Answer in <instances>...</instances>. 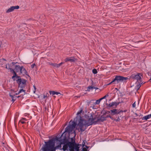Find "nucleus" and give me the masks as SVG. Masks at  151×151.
Returning <instances> with one entry per match:
<instances>
[{
	"label": "nucleus",
	"instance_id": "f257e3e1",
	"mask_svg": "<svg viewBox=\"0 0 151 151\" xmlns=\"http://www.w3.org/2000/svg\"><path fill=\"white\" fill-rule=\"evenodd\" d=\"M93 114H94L92 113H89L85 115V117L87 120V122L85 121L84 119H83L81 116H79L78 125L79 128L81 132L84 131L86 129V128H84L85 126L87 125V126H89L93 124H96L97 122L99 121L103 122L106 120L104 116V115H103L101 116L100 118H98L97 120L95 121V120L96 118V117H93Z\"/></svg>",
	"mask_w": 151,
	"mask_h": 151
},
{
	"label": "nucleus",
	"instance_id": "f03ea898",
	"mask_svg": "<svg viewBox=\"0 0 151 151\" xmlns=\"http://www.w3.org/2000/svg\"><path fill=\"white\" fill-rule=\"evenodd\" d=\"M72 120H70L69 122L68 126L65 128L64 132L62 134L60 137H56L55 139L57 141L59 142L60 144V142L62 139V138L63 137V135L65 132H68V134H71L75 131H74V129L77 125L76 123L74 121L71 122Z\"/></svg>",
	"mask_w": 151,
	"mask_h": 151
},
{
	"label": "nucleus",
	"instance_id": "7ed1b4c3",
	"mask_svg": "<svg viewBox=\"0 0 151 151\" xmlns=\"http://www.w3.org/2000/svg\"><path fill=\"white\" fill-rule=\"evenodd\" d=\"M55 140L54 139H50L47 142H45L42 149V151H55L56 148L55 147Z\"/></svg>",
	"mask_w": 151,
	"mask_h": 151
},
{
	"label": "nucleus",
	"instance_id": "20e7f679",
	"mask_svg": "<svg viewBox=\"0 0 151 151\" xmlns=\"http://www.w3.org/2000/svg\"><path fill=\"white\" fill-rule=\"evenodd\" d=\"M18 62H12V63L9 64V66L12 68H14V70L16 72H19L20 74H22L23 75H26L29 76V75L27 74V72L23 66H20L19 65H17Z\"/></svg>",
	"mask_w": 151,
	"mask_h": 151
},
{
	"label": "nucleus",
	"instance_id": "39448f33",
	"mask_svg": "<svg viewBox=\"0 0 151 151\" xmlns=\"http://www.w3.org/2000/svg\"><path fill=\"white\" fill-rule=\"evenodd\" d=\"M115 76V78L113 79L108 85H110L113 83L114 84H116L120 82H125L128 79L127 77H124L116 75Z\"/></svg>",
	"mask_w": 151,
	"mask_h": 151
},
{
	"label": "nucleus",
	"instance_id": "423d86ee",
	"mask_svg": "<svg viewBox=\"0 0 151 151\" xmlns=\"http://www.w3.org/2000/svg\"><path fill=\"white\" fill-rule=\"evenodd\" d=\"M63 144H67L70 148V151H73V148L72 146L73 145V142H69L65 136H64L63 138V137L62 138L60 142V145Z\"/></svg>",
	"mask_w": 151,
	"mask_h": 151
},
{
	"label": "nucleus",
	"instance_id": "0eeeda50",
	"mask_svg": "<svg viewBox=\"0 0 151 151\" xmlns=\"http://www.w3.org/2000/svg\"><path fill=\"white\" fill-rule=\"evenodd\" d=\"M16 81L19 87L21 88H24L26 86L27 81L23 78L18 79Z\"/></svg>",
	"mask_w": 151,
	"mask_h": 151
},
{
	"label": "nucleus",
	"instance_id": "6e6552de",
	"mask_svg": "<svg viewBox=\"0 0 151 151\" xmlns=\"http://www.w3.org/2000/svg\"><path fill=\"white\" fill-rule=\"evenodd\" d=\"M140 74L139 73H135L132 74L130 76V78L137 81V83L139 82L140 83L142 81V79L140 76Z\"/></svg>",
	"mask_w": 151,
	"mask_h": 151
},
{
	"label": "nucleus",
	"instance_id": "1a4fd4ad",
	"mask_svg": "<svg viewBox=\"0 0 151 151\" xmlns=\"http://www.w3.org/2000/svg\"><path fill=\"white\" fill-rule=\"evenodd\" d=\"M6 68H8L10 70V71L12 72V73H13V76H12V79H13L14 81L15 80L14 78H15V77L17 75L16 73V71H15L13 68H12L10 67V66H9V63H8L7 64V65H6Z\"/></svg>",
	"mask_w": 151,
	"mask_h": 151
},
{
	"label": "nucleus",
	"instance_id": "9d476101",
	"mask_svg": "<svg viewBox=\"0 0 151 151\" xmlns=\"http://www.w3.org/2000/svg\"><path fill=\"white\" fill-rule=\"evenodd\" d=\"M111 115L112 116L116 115L119 114L120 113L123 112V111L119 109H113L110 110Z\"/></svg>",
	"mask_w": 151,
	"mask_h": 151
},
{
	"label": "nucleus",
	"instance_id": "9b49d317",
	"mask_svg": "<svg viewBox=\"0 0 151 151\" xmlns=\"http://www.w3.org/2000/svg\"><path fill=\"white\" fill-rule=\"evenodd\" d=\"M77 59L75 58L74 57H68L66 58L65 60V62H67L68 61H70V62H74Z\"/></svg>",
	"mask_w": 151,
	"mask_h": 151
},
{
	"label": "nucleus",
	"instance_id": "f8f14e48",
	"mask_svg": "<svg viewBox=\"0 0 151 151\" xmlns=\"http://www.w3.org/2000/svg\"><path fill=\"white\" fill-rule=\"evenodd\" d=\"M19 7L18 6H11L10 8L8 9L6 11V13H9L14 11L15 9H18Z\"/></svg>",
	"mask_w": 151,
	"mask_h": 151
},
{
	"label": "nucleus",
	"instance_id": "ddd939ff",
	"mask_svg": "<svg viewBox=\"0 0 151 151\" xmlns=\"http://www.w3.org/2000/svg\"><path fill=\"white\" fill-rule=\"evenodd\" d=\"M73 145H72V146L73 147V149H75L76 150V151H79V146L81 145L76 144L75 140H74L73 142Z\"/></svg>",
	"mask_w": 151,
	"mask_h": 151
},
{
	"label": "nucleus",
	"instance_id": "4468645a",
	"mask_svg": "<svg viewBox=\"0 0 151 151\" xmlns=\"http://www.w3.org/2000/svg\"><path fill=\"white\" fill-rule=\"evenodd\" d=\"M143 83V82H142V81H141V83H140L139 82H137H137L136 83V84H137V85L135 87V90H136L137 91H138L140 88L141 87V84H142Z\"/></svg>",
	"mask_w": 151,
	"mask_h": 151
},
{
	"label": "nucleus",
	"instance_id": "2eb2a0df",
	"mask_svg": "<svg viewBox=\"0 0 151 151\" xmlns=\"http://www.w3.org/2000/svg\"><path fill=\"white\" fill-rule=\"evenodd\" d=\"M109 96L108 94H107L105 96H104L103 97L100 99H99L96 100V104H99L100 102V101L102 100V99H105L107 96Z\"/></svg>",
	"mask_w": 151,
	"mask_h": 151
},
{
	"label": "nucleus",
	"instance_id": "dca6fc26",
	"mask_svg": "<svg viewBox=\"0 0 151 151\" xmlns=\"http://www.w3.org/2000/svg\"><path fill=\"white\" fill-rule=\"evenodd\" d=\"M49 93L50 95H58L59 94H60V92L54 91H49Z\"/></svg>",
	"mask_w": 151,
	"mask_h": 151
},
{
	"label": "nucleus",
	"instance_id": "f3484780",
	"mask_svg": "<svg viewBox=\"0 0 151 151\" xmlns=\"http://www.w3.org/2000/svg\"><path fill=\"white\" fill-rule=\"evenodd\" d=\"M151 118V114H150L148 115L147 116H144L142 118V120H147V119H150Z\"/></svg>",
	"mask_w": 151,
	"mask_h": 151
},
{
	"label": "nucleus",
	"instance_id": "a211bd4d",
	"mask_svg": "<svg viewBox=\"0 0 151 151\" xmlns=\"http://www.w3.org/2000/svg\"><path fill=\"white\" fill-rule=\"evenodd\" d=\"M9 96L11 97L12 99V101L13 103L14 102V101L16 100L17 99L16 97H14V96L11 95V94L9 95Z\"/></svg>",
	"mask_w": 151,
	"mask_h": 151
},
{
	"label": "nucleus",
	"instance_id": "6ab92c4d",
	"mask_svg": "<svg viewBox=\"0 0 151 151\" xmlns=\"http://www.w3.org/2000/svg\"><path fill=\"white\" fill-rule=\"evenodd\" d=\"M68 145L67 144H64L63 146V150L64 151H65L67 150L68 147Z\"/></svg>",
	"mask_w": 151,
	"mask_h": 151
},
{
	"label": "nucleus",
	"instance_id": "aec40b11",
	"mask_svg": "<svg viewBox=\"0 0 151 151\" xmlns=\"http://www.w3.org/2000/svg\"><path fill=\"white\" fill-rule=\"evenodd\" d=\"M114 103L113 102L109 104H106V105L107 106H109V107H111L114 106Z\"/></svg>",
	"mask_w": 151,
	"mask_h": 151
},
{
	"label": "nucleus",
	"instance_id": "412c9836",
	"mask_svg": "<svg viewBox=\"0 0 151 151\" xmlns=\"http://www.w3.org/2000/svg\"><path fill=\"white\" fill-rule=\"evenodd\" d=\"M50 65L53 66L54 67L58 68L57 64L56 63H50Z\"/></svg>",
	"mask_w": 151,
	"mask_h": 151
},
{
	"label": "nucleus",
	"instance_id": "4be33fe9",
	"mask_svg": "<svg viewBox=\"0 0 151 151\" xmlns=\"http://www.w3.org/2000/svg\"><path fill=\"white\" fill-rule=\"evenodd\" d=\"M94 89V87L92 86H89L87 88V91H90V90L91 89L92 90Z\"/></svg>",
	"mask_w": 151,
	"mask_h": 151
},
{
	"label": "nucleus",
	"instance_id": "5701e85b",
	"mask_svg": "<svg viewBox=\"0 0 151 151\" xmlns=\"http://www.w3.org/2000/svg\"><path fill=\"white\" fill-rule=\"evenodd\" d=\"M114 106H115L116 107L121 102H114Z\"/></svg>",
	"mask_w": 151,
	"mask_h": 151
},
{
	"label": "nucleus",
	"instance_id": "b1692460",
	"mask_svg": "<svg viewBox=\"0 0 151 151\" xmlns=\"http://www.w3.org/2000/svg\"><path fill=\"white\" fill-rule=\"evenodd\" d=\"M92 72L94 74H96L97 73V71L96 69H93L92 70Z\"/></svg>",
	"mask_w": 151,
	"mask_h": 151
},
{
	"label": "nucleus",
	"instance_id": "393cba45",
	"mask_svg": "<svg viewBox=\"0 0 151 151\" xmlns=\"http://www.w3.org/2000/svg\"><path fill=\"white\" fill-rule=\"evenodd\" d=\"M111 112L110 110V111H106L104 114L103 115H105L106 114H111Z\"/></svg>",
	"mask_w": 151,
	"mask_h": 151
},
{
	"label": "nucleus",
	"instance_id": "a878e982",
	"mask_svg": "<svg viewBox=\"0 0 151 151\" xmlns=\"http://www.w3.org/2000/svg\"><path fill=\"white\" fill-rule=\"evenodd\" d=\"M22 91L24 92V94H25V90H24L23 89V88H22V89L19 90V93H21Z\"/></svg>",
	"mask_w": 151,
	"mask_h": 151
},
{
	"label": "nucleus",
	"instance_id": "bb28decb",
	"mask_svg": "<svg viewBox=\"0 0 151 151\" xmlns=\"http://www.w3.org/2000/svg\"><path fill=\"white\" fill-rule=\"evenodd\" d=\"M83 111V110L82 109H81V110H80V111H79L77 113V114L78 115H79L81 114V113Z\"/></svg>",
	"mask_w": 151,
	"mask_h": 151
},
{
	"label": "nucleus",
	"instance_id": "cd10ccee",
	"mask_svg": "<svg viewBox=\"0 0 151 151\" xmlns=\"http://www.w3.org/2000/svg\"><path fill=\"white\" fill-rule=\"evenodd\" d=\"M3 149L4 151H10L9 150L8 148H7L6 147H4Z\"/></svg>",
	"mask_w": 151,
	"mask_h": 151
},
{
	"label": "nucleus",
	"instance_id": "c85d7f7f",
	"mask_svg": "<svg viewBox=\"0 0 151 151\" xmlns=\"http://www.w3.org/2000/svg\"><path fill=\"white\" fill-rule=\"evenodd\" d=\"M63 63V62H61V63H59V64H57V66L58 68L59 67H60L61 65H62Z\"/></svg>",
	"mask_w": 151,
	"mask_h": 151
},
{
	"label": "nucleus",
	"instance_id": "c756f323",
	"mask_svg": "<svg viewBox=\"0 0 151 151\" xmlns=\"http://www.w3.org/2000/svg\"><path fill=\"white\" fill-rule=\"evenodd\" d=\"M19 122H20L22 124H24L25 123V122L24 121H23V120H22V119H21L20 120Z\"/></svg>",
	"mask_w": 151,
	"mask_h": 151
},
{
	"label": "nucleus",
	"instance_id": "7c9ffc66",
	"mask_svg": "<svg viewBox=\"0 0 151 151\" xmlns=\"http://www.w3.org/2000/svg\"><path fill=\"white\" fill-rule=\"evenodd\" d=\"M47 95H48L49 94L47 93L46 95H44L43 96V99H45L46 97H47Z\"/></svg>",
	"mask_w": 151,
	"mask_h": 151
},
{
	"label": "nucleus",
	"instance_id": "2f4dec72",
	"mask_svg": "<svg viewBox=\"0 0 151 151\" xmlns=\"http://www.w3.org/2000/svg\"><path fill=\"white\" fill-rule=\"evenodd\" d=\"M85 141H83V142L82 143V147H84V146H85Z\"/></svg>",
	"mask_w": 151,
	"mask_h": 151
},
{
	"label": "nucleus",
	"instance_id": "473e14b6",
	"mask_svg": "<svg viewBox=\"0 0 151 151\" xmlns=\"http://www.w3.org/2000/svg\"><path fill=\"white\" fill-rule=\"evenodd\" d=\"M35 64H33L31 66V68H33L34 67V66H35Z\"/></svg>",
	"mask_w": 151,
	"mask_h": 151
},
{
	"label": "nucleus",
	"instance_id": "72a5a7b5",
	"mask_svg": "<svg viewBox=\"0 0 151 151\" xmlns=\"http://www.w3.org/2000/svg\"><path fill=\"white\" fill-rule=\"evenodd\" d=\"M132 107H133V108H134L135 107V106H136V104H135V103L134 102V103L133 104H132Z\"/></svg>",
	"mask_w": 151,
	"mask_h": 151
},
{
	"label": "nucleus",
	"instance_id": "f704fd0d",
	"mask_svg": "<svg viewBox=\"0 0 151 151\" xmlns=\"http://www.w3.org/2000/svg\"><path fill=\"white\" fill-rule=\"evenodd\" d=\"M82 150L83 151H87V150L86 148L83 147L82 149Z\"/></svg>",
	"mask_w": 151,
	"mask_h": 151
},
{
	"label": "nucleus",
	"instance_id": "c9c22d12",
	"mask_svg": "<svg viewBox=\"0 0 151 151\" xmlns=\"http://www.w3.org/2000/svg\"><path fill=\"white\" fill-rule=\"evenodd\" d=\"M16 78H18V79H19L20 78V76H17H17H16L15 77Z\"/></svg>",
	"mask_w": 151,
	"mask_h": 151
},
{
	"label": "nucleus",
	"instance_id": "e433bc0d",
	"mask_svg": "<svg viewBox=\"0 0 151 151\" xmlns=\"http://www.w3.org/2000/svg\"><path fill=\"white\" fill-rule=\"evenodd\" d=\"M109 118H110L111 119L113 120V118L110 115H109Z\"/></svg>",
	"mask_w": 151,
	"mask_h": 151
},
{
	"label": "nucleus",
	"instance_id": "4c0bfd02",
	"mask_svg": "<svg viewBox=\"0 0 151 151\" xmlns=\"http://www.w3.org/2000/svg\"><path fill=\"white\" fill-rule=\"evenodd\" d=\"M22 120H24L25 121H26L27 120V119H26L25 118H22Z\"/></svg>",
	"mask_w": 151,
	"mask_h": 151
},
{
	"label": "nucleus",
	"instance_id": "58836bf2",
	"mask_svg": "<svg viewBox=\"0 0 151 151\" xmlns=\"http://www.w3.org/2000/svg\"><path fill=\"white\" fill-rule=\"evenodd\" d=\"M109 115H107L106 116H104L106 120L107 118H109Z\"/></svg>",
	"mask_w": 151,
	"mask_h": 151
},
{
	"label": "nucleus",
	"instance_id": "ea45409f",
	"mask_svg": "<svg viewBox=\"0 0 151 151\" xmlns=\"http://www.w3.org/2000/svg\"><path fill=\"white\" fill-rule=\"evenodd\" d=\"M135 115L136 116H138V115L136 113H135Z\"/></svg>",
	"mask_w": 151,
	"mask_h": 151
},
{
	"label": "nucleus",
	"instance_id": "a19ab883",
	"mask_svg": "<svg viewBox=\"0 0 151 151\" xmlns=\"http://www.w3.org/2000/svg\"><path fill=\"white\" fill-rule=\"evenodd\" d=\"M33 87H34V89H35H35H36V86H35V85H34V86H33Z\"/></svg>",
	"mask_w": 151,
	"mask_h": 151
},
{
	"label": "nucleus",
	"instance_id": "79ce46f5",
	"mask_svg": "<svg viewBox=\"0 0 151 151\" xmlns=\"http://www.w3.org/2000/svg\"><path fill=\"white\" fill-rule=\"evenodd\" d=\"M85 147H86V148H87V149H88V147L87 146H85Z\"/></svg>",
	"mask_w": 151,
	"mask_h": 151
},
{
	"label": "nucleus",
	"instance_id": "37998d69",
	"mask_svg": "<svg viewBox=\"0 0 151 151\" xmlns=\"http://www.w3.org/2000/svg\"><path fill=\"white\" fill-rule=\"evenodd\" d=\"M20 93H19V92L18 93H16V94L18 95V94H19Z\"/></svg>",
	"mask_w": 151,
	"mask_h": 151
},
{
	"label": "nucleus",
	"instance_id": "c03bdc74",
	"mask_svg": "<svg viewBox=\"0 0 151 151\" xmlns=\"http://www.w3.org/2000/svg\"><path fill=\"white\" fill-rule=\"evenodd\" d=\"M149 81L151 82V77L150 78L149 80Z\"/></svg>",
	"mask_w": 151,
	"mask_h": 151
},
{
	"label": "nucleus",
	"instance_id": "a18cd8bd",
	"mask_svg": "<svg viewBox=\"0 0 151 151\" xmlns=\"http://www.w3.org/2000/svg\"><path fill=\"white\" fill-rule=\"evenodd\" d=\"M94 89H95L96 90L98 89V88L97 87H94Z\"/></svg>",
	"mask_w": 151,
	"mask_h": 151
},
{
	"label": "nucleus",
	"instance_id": "49530a36",
	"mask_svg": "<svg viewBox=\"0 0 151 151\" xmlns=\"http://www.w3.org/2000/svg\"><path fill=\"white\" fill-rule=\"evenodd\" d=\"M115 89H116V90L118 89L117 88H115Z\"/></svg>",
	"mask_w": 151,
	"mask_h": 151
},
{
	"label": "nucleus",
	"instance_id": "de8ad7c7",
	"mask_svg": "<svg viewBox=\"0 0 151 151\" xmlns=\"http://www.w3.org/2000/svg\"><path fill=\"white\" fill-rule=\"evenodd\" d=\"M141 116V115H140L139 116Z\"/></svg>",
	"mask_w": 151,
	"mask_h": 151
},
{
	"label": "nucleus",
	"instance_id": "09e8293b",
	"mask_svg": "<svg viewBox=\"0 0 151 151\" xmlns=\"http://www.w3.org/2000/svg\"><path fill=\"white\" fill-rule=\"evenodd\" d=\"M136 151H137V150H136Z\"/></svg>",
	"mask_w": 151,
	"mask_h": 151
}]
</instances>
